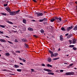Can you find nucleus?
<instances>
[{"instance_id":"nucleus-2","label":"nucleus","mask_w":77,"mask_h":77,"mask_svg":"<svg viewBox=\"0 0 77 77\" xmlns=\"http://www.w3.org/2000/svg\"><path fill=\"white\" fill-rule=\"evenodd\" d=\"M37 16V17H39L40 16H42L43 14L42 13H36Z\"/></svg>"},{"instance_id":"nucleus-27","label":"nucleus","mask_w":77,"mask_h":77,"mask_svg":"<svg viewBox=\"0 0 77 77\" xmlns=\"http://www.w3.org/2000/svg\"><path fill=\"white\" fill-rule=\"evenodd\" d=\"M23 23L26 24V20H23Z\"/></svg>"},{"instance_id":"nucleus-49","label":"nucleus","mask_w":77,"mask_h":77,"mask_svg":"<svg viewBox=\"0 0 77 77\" xmlns=\"http://www.w3.org/2000/svg\"><path fill=\"white\" fill-rule=\"evenodd\" d=\"M42 65L43 66H45V64H42Z\"/></svg>"},{"instance_id":"nucleus-53","label":"nucleus","mask_w":77,"mask_h":77,"mask_svg":"<svg viewBox=\"0 0 77 77\" xmlns=\"http://www.w3.org/2000/svg\"><path fill=\"white\" fill-rule=\"evenodd\" d=\"M64 64H66V65H68V63H64Z\"/></svg>"},{"instance_id":"nucleus-58","label":"nucleus","mask_w":77,"mask_h":77,"mask_svg":"<svg viewBox=\"0 0 77 77\" xmlns=\"http://www.w3.org/2000/svg\"><path fill=\"white\" fill-rule=\"evenodd\" d=\"M29 18H33V17H32V16H30L29 17Z\"/></svg>"},{"instance_id":"nucleus-62","label":"nucleus","mask_w":77,"mask_h":77,"mask_svg":"<svg viewBox=\"0 0 77 77\" xmlns=\"http://www.w3.org/2000/svg\"><path fill=\"white\" fill-rule=\"evenodd\" d=\"M75 3H76V5H77V2H75Z\"/></svg>"},{"instance_id":"nucleus-18","label":"nucleus","mask_w":77,"mask_h":77,"mask_svg":"<svg viewBox=\"0 0 77 77\" xmlns=\"http://www.w3.org/2000/svg\"><path fill=\"white\" fill-rule=\"evenodd\" d=\"M19 11H20V10H18V11H14L15 15H16V14H18V12H19Z\"/></svg>"},{"instance_id":"nucleus-14","label":"nucleus","mask_w":77,"mask_h":77,"mask_svg":"<svg viewBox=\"0 0 77 77\" xmlns=\"http://www.w3.org/2000/svg\"><path fill=\"white\" fill-rule=\"evenodd\" d=\"M22 40L23 42H27V40L25 38L22 39Z\"/></svg>"},{"instance_id":"nucleus-31","label":"nucleus","mask_w":77,"mask_h":77,"mask_svg":"<svg viewBox=\"0 0 77 77\" xmlns=\"http://www.w3.org/2000/svg\"><path fill=\"white\" fill-rule=\"evenodd\" d=\"M57 23H60V22L62 21V20H57Z\"/></svg>"},{"instance_id":"nucleus-55","label":"nucleus","mask_w":77,"mask_h":77,"mask_svg":"<svg viewBox=\"0 0 77 77\" xmlns=\"http://www.w3.org/2000/svg\"><path fill=\"white\" fill-rule=\"evenodd\" d=\"M60 51V48H59L58 50V51Z\"/></svg>"},{"instance_id":"nucleus-30","label":"nucleus","mask_w":77,"mask_h":77,"mask_svg":"<svg viewBox=\"0 0 77 77\" xmlns=\"http://www.w3.org/2000/svg\"><path fill=\"white\" fill-rule=\"evenodd\" d=\"M61 29L63 31H65V28L63 27L61 28Z\"/></svg>"},{"instance_id":"nucleus-11","label":"nucleus","mask_w":77,"mask_h":77,"mask_svg":"<svg viewBox=\"0 0 77 77\" xmlns=\"http://www.w3.org/2000/svg\"><path fill=\"white\" fill-rule=\"evenodd\" d=\"M72 29V26H71V27H68L67 29V30L68 31L69 30H71V29Z\"/></svg>"},{"instance_id":"nucleus-37","label":"nucleus","mask_w":77,"mask_h":77,"mask_svg":"<svg viewBox=\"0 0 77 77\" xmlns=\"http://www.w3.org/2000/svg\"><path fill=\"white\" fill-rule=\"evenodd\" d=\"M33 36L34 37H35V38H38V36L35 35H34Z\"/></svg>"},{"instance_id":"nucleus-54","label":"nucleus","mask_w":77,"mask_h":77,"mask_svg":"<svg viewBox=\"0 0 77 77\" xmlns=\"http://www.w3.org/2000/svg\"><path fill=\"white\" fill-rule=\"evenodd\" d=\"M19 59H20V60H22V61H23V59H22L21 58H20Z\"/></svg>"},{"instance_id":"nucleus-59","label":"nucleus","mask_w":77,"mask_h":77,"mask_svg":"<svg viewBox=\"0 0 77 77\" xmlns=\"http://www.w3.org/2000/svg\"><path fill=\"white\" fill-rule=\"evenodd\" d=\"M31 21H33V22L35 21V20H32Z\"/></svg>"},{"instance_id":"nucleus-19","label":"nucleus","mask_w":77,"mask_h":77,"mask_svg":"<svg viewBox=\"0 0 77 77\" xmlns=\"http://www.w3.org/2000/svg\"><path fill=\"white\" fill-rule=\"evenodd\" d=\"M25 47L26 48H29V46H28V45L26 44H24Z\"/></svg>"},{"instance_id":"nucleus-4","label":"nucleus","mask_w":77,"mask_h":77,"mask_svg":"<svg viewBox=\"0 0 77 77\" xmlns=\"http://www.w3.org/2000/svg\"><path fill=\"white\" fill-rule=\"evenodd\" d=\"M10 14L11 15H15V11H10Z\"/></svg>"},{"instance_id":"nucleus-1","label":"nucleus","mask_w":77,"mask_h":77,"mask_svg":"<svg viewBox=\"0 0 77 77\" xmlns=\"http://www.w3.org/2000/svg\"><path fill=\"white\" fill-rule=\"evenodd\" d=\"M66 75H74V72H67L65 73Z\"/></svg>"},{"instance_id":"nucleus-64","label":"nucleus","mask_w":77,"mask_h":77,"mask_svg":"<svg viewBox=\"0 0 77 77\" xmlns=\"http://www.w3.org/2000/svg\"><path fill=\"white\" fill-rule=\"evenodd\" d=\"M66 56H69V54L67 55Z\"/></svg>"},{"instance_id":"nucleus-50","label":"nucleus","mask_w":77,"mask_h":77,"mask_svg":"<svg viewBox=\"0 0 77 77\" xmlns=\"http://www.w3.org/2000/svg\"><path fill=\"white\" fill-rule=\"evenodd\" d=\"M22 61H23L24 62H26V60L24 59H23V60H22Z\"/></svg>"},{"instance_id":"nucleus-47","label":"nucleus","mask_w":77,"mask_h":77,"mask_svg":"<svg viewBox=\"0 0 77 77\" xmlns=\"http://www.w3.org/2000/svg\"><path fill=\"white\" fill-rule=\"evenodd\" d=\"M60 72H63V70H61L60 71Z\"/></svg>"},{"instance_id":"nucleus-39","label":"nucleus","mask_w":77,"mask_h":77,"mask_svg":"<svg viewBox=\"0 0 77 77\" xmlns=\"http://www.w3.org/2000/svg\"><path fill=\"white\" fill-rule=\"evenodd\" d=\"M73 65V64L71 63L69 65V66H72Z\"/></svg>"},{"instance_id":"nucleus-42","label":"nucleus","mask_w":77,"mask_h":77,"mask_svg":"<svg viewBox=\"0 0 77 77\" xmlns=\"http://www.w3.org/2000/svg\"><path fill=\"white\" fill-rule=\"evenodd\" d=\"M31 70L32 71V72H35V71H35V70L33 69H31Z\"/></svg>"},{"instance_id":"nucleus-38","label":"nucleus","mask_w":77,"mask_h":77,"mask_svg":"<svg viewBox=\"0 0 77 77\" xmlns=\"http://www.w3.org/2000/svg\"><path fill=\"white\" fill-rule=\"evenodd\" d=\"M15 42H18V40H17V39H15Z\"/></svg>"},{"instance_id":"nucleus-23","label":"nucleus","mask_w":77,"mask_h":77,"mask_svg":"<svg viewBox=\"0 0 77 77\" xmlns=\"http://www.w3.org/2000/svg\"><path fill=\"white\" fill-rule=\"evenodd\" d=\"M20 66L18 65H14V67L15 68H19V67Z\"/></svg>"},{"instance_id":"nucleus-33","label":"nucleus","mask_w":77,"mask_h":77,"mask_svg":"<svg viewBox=\"0 0 77 77\" xmlns=\"http://www.w3.org/2000/svg\"><path fill=\"white\" fill-rule=\"evenodd\" d=\"M8 43H9V44H13V43L10 42V41H8Z\"/></svg>"},{"instance_id":"nucleus-22","label":"nucleus","mask_w":77,"mask_h":77,"mask_svg":"<svg viewBox=\"0 0 77 77\" xmlns=\"http://www.w3.org/2000/svg\"><path fill=\"white\" fill-rule=\"evenodd\" d=\"M47 66L48 67H51V68L52 66V65L49 64H48Z\"/></svg>"},{"instance_id":"nucleus-12","label":"nucleus","mask_w":77,"mask_h":77,"mask_svg":"<svg viewBox=\"0 0 77 77\" xmlns=\"http://www.w3.org/2000/svg\"><path fill=\"white\" fill-rule=\"evenodd\" d=\"M28 30L29 31H33V29L30 27H29L28 28Z\"/></svg>"},{"instance_id":"nucleus-17","label":"nucleus","mask_w":77,"mask_h":77,"mask_svg":"<svg viewBox=\"0 0 77 77\" xmlns=\"http://www.w3.org/2000/svg\"><path fill=\"white\" fill-rule=\"evenodd\" d=\"M58 55V54L57 53H55L54 54V57H56V56Z\"/></svg>"},{"instance_id":"nucleus-43","label":"nucleus","mask_w":77,"mask_h":77,"mask_svg":"<svg viewBox=\"0 0 77 77\" xmlns=\"http://www.w3.org/2000/svg\"><path fill=\"white\" fill-rule=\"evenodd\" d=\"M54 21V20H50V21H51V22H53V21Z\"/></svg>"},{"instance_id":"nucleus-25","label":"nucleus","mask_w":77,"mask_h":77,"mask_svg":"<svg viewBox=\"0 0 77 77\" xmlns=\"http://www.w3.org/2000/svg\"><path fill=\"white\" fill-rule=\"evenodd\" d=\"M48 74H50L51 75H53L54 73L52 72H49L48 73Z\"/></svg>"},{"instance_id":"nucleus-10","label":"nucleus","mask_w":77,"mask_h":77,"mask_svg":"<svg viewBox=\"0 0 77 77\" xmlns=\"http://www.w3.org/2000/svg\"><path fill=\"white\" fill-rule=\"evenodd\" d=\"M54 18H55L56 20H62V18L61 17L58 18L56 17H55Z\"/></svg>"},{"instance_id":"nucleus-28","label":"nucleus","mask_w":77,"mask_h":77,"mask_svg":"<svg viewBox=\"0 0 77 77\" xmlns=\"http://www.w3.org/2000/svg\"><path fill=\"white\" fill-rule=\"evenodd\" d=\"M59 59V57L56 58H53V60H57V59Z\"/></svg>"},{"instance_id":"nucleus-35","label":"nucleus","mask_w":77,"mask_h":77,"mask_svg":"<svg viewBox=\"0 0 77 77\" xmlns=\"http://www.w3.org/2000/svg\"><path fill=\"white\" fill-rule=\"evenodd\" d=\"M69 47H71L72 48V47H74V45H70L69 46Z\"/></svg>"},{"instance_id":"nucleus-5","label":"nucleus","mask_w":77,"mask_h":77,"mask_svg":"<svg viewBox=\"0 0 77 77\" xmlns=\"http://www.w3.org/2000/svg\"><path fill=\"white\" fill-rule=\"evenodd\" d=\"M44 70L45 71H48V72H52V70L47 69H44Z\"/></svg>"},{"instance_id":"nucleus-44","label":"nucleus","mask_w":77,"mask_h":77,"mask_svg":"<svg viewBox=\"0 0 77 77\" xmlns=\"http://www.w3.org/2000/svg\"><path fill=\"white\" fill-rule=\"evenodd\" d=\"M44 21V20H39L40 22H42V21Z\"/></svg>"},{"instance_id":"nucleus-45","label":"nucleus","mask_w":77,"mask_h":77,"mask_svg":"<svg viewBox=\"0 0 77 77\" xmlns=\"http://www.w3.org/2000/svg\"><path fill=\"white\" fill-rule=\"evenodd\" d=\"M4 6H8V4H5L4 5Z\"/></svg>"},{"instance_id":"nucleus-20","label":"nucleus","mask_w":77,"mask_h":77,"mask_svg":"<svg viewBox=\"0 0 77 77\" xmlns=\"http://www.w3.org/2000/svg\"><path fill=\"white\" fill-rule=\"evenodd\" d=\"M48 62H50L51 61V58L50 57L48 59Z\"/></svg>"},{"instance_id":"nucleus-8","label":"nucleus","mask_w":77,"mask_h":77,"mask_svg":"<svg viewBox=\"0 0 77 77\" xmlns=\"http://www.w3.org/2000/svg\"><path fill=\"white\" fill-rule=\"evenodd\" d=\"M60 41H63V36L62 35H60Z\"/></svg>"},{"instance_id":"nucleus-52","label":"nucleus","mask_w":77,"mask_h":77,"mask_svg":"<svg viewBox=\"0 0 77 77\" xmlns=\"http://www.w3.org/2000/svg\"><path fill=\"white\" fill-rule=\"evenodd\" d=\"M13 27H15V28H17V26H13Z\"/></svg>"},{"instance_id":"nucleus-15","label":"nucleus","mask_w":77,"mask_h":77,"mask_svg":"<svg viewBox=\"0 0 77 77\" xmlns=\"http://www.w3.org/2000/svg\"><path fill=\"white\" fill-rule=\"evenodd\" d=\"M7 23H9V24H13V23L9 21H6Z\"/></svg>"},{"instance_id":"nucleus-6","label":"nucleus","mask_w":77,"mask_h":77,"mask_svg":"<svg viewBox=\"0 0 77 77\" xmlns=\"http://www.w3.org/2000/svg\"><path fill=\"white\" fill-rule=\"evenodd\" d=\"M5 9L6 10V11H8V12H10V11H11V9H10L9 7H7L5 8Z\"/></svg>"},{"instance_id":"nucleus-7","label":"nucleus","mask_w":77,"mask_h":77,"mask_svg":"<svg viewBox=\"0 0 77 77\" xmlns=\"http://www.w3.org/2000/svg\"><path fill=\"white\" fill-rule=\"evenodd\" d=\"M0 41L2 42H6V41L4 39H0Z\"/></svg>"},{"instance_id":"nucleus-46","label":"nucleus","mask_w":77,"mask_h":77,"mask_svg":"<svg viewBox=\"0 0 77 77\" xmlns=\"http://www.w3.org/2000/svg\"><path fill=\"white\" fill-rule=\"evenodd\" d=\"M5 37H6V38H10L9 37V36H7V35H6L5 36Z\"/></svg>"},{"instance_id":"nucleus-16","label":"nucleus","mask_w":77,"mask_h":77,"mask_svg":"<svg viewBox=\"0 0 77 77\" xmlns=\"http://www.w3.org/2000/svg\"><path fill=\"white\" fill-rule=\"evenodd\" d=\"M72 36V34H70L68 36H67V38H71V37Z\"/></svg>"},{"instance_id":"nucleus-21","label":"nucleus","mask_w":77,"mask_h":77,"mask_svg":"<svg viewBox=\"0 0 77 77\" xmlns=\"http://www.w3.org/2000/svg\"><path fill=\"white\" fill-rule=\"evenodd\" d=\"M73 29L74 30H77V25H76V26H75V27Z\"/></svg>"},{"instance_id":"nucleus-34","label":"nucleus","mask_w":77,"mask_h":77,"mask_svg":"<svg viewBox=\"0 0 77 77\" xmlns=\"http://www.w3.org/2000/svg\"><path fill=\"white\" fill-rule=\"evenodd\" d=\"M17 71H18V72H21V69H17Z\"/></svg>"},{"instance_id":"nucleus-60","label":"nucleus","mask_w":77,"mask_h":77,"mask_svg":"<svg viewBox=\"0 0 77 77\" xmlns=\"http://www.w3.org/2000/svg\"><path fill=\"white\" fill-rule=\"evenodd\" d=\"M59 47V44H58V45H57V47Z\"/></svg>"},{"instance_id":"nucleus-56","label":"nucleus","mask_w":77,"mask_h":77,"mask_svg":"<svg viewBox=\"0 0 77 77\" xmlns=\"http://www.w3.org/2000/svg\"><path fill=\"white\" fill-rule=\"evenodd\" d=\"M68 35H69L68 33H67V34H66L65 36H68Z\"/></svg>"},{"instance_id":"nucleus-41","label":"nucleus","mask_w":77,"mask_h":77,"mask_svg":"<svg viewBox=\"0 0 77 77\" xmlns=\"http://www.w3.org/2000/svg\"><path fill=\"white\" fill-rule=\"evenodd\" d=\"M16 53H20V51H16Z\"/></svg>"},{"instance_id":"nucleus-48","label":"nucleus","mask_w":77,"mask_h":77,"mask_svg":"<svg viewBox=\"0 0 77 77\" xmlns=\"http://www.w3.org/2000/svg\"><path fill=\"white\" fill-rule=\"evenodd\" d=\"M0 33H1V34H3V32L0 31Z\"/></svg>"},{"instance_id":"nucleus-13","label":"nucleus","mask_w":77,"mask_h":77,"mask_svg":"<svg viewBox=\"0 0 77 77\" xmlns=\"http://www.w3.org/2000/svg\"><path fill=\"white\" fill-rule=\"evenodd\" d=\"M40 32H41V33H42V34L44 33V30L42 29H41L40 30Z\"/></svg>"},{"instance_id":"nucleus-57","label":"nucleus","mask_w":77,"mask_h":77,"mask_svg":"<svg viewBox=\"0 0 77 77\" xmlns=\"http://www.w3.org/2000/svg\"><path fill=\"white\" fill-rule=\"evenodd\" d=\"M34 2H36V0H32Z\"/></svg>"},{"instance_id":"nucleus-9","label":"nucleus","mask_w":77,"mask_h":77,"mask_svg":"<svg viewBox=\"0 0 77 77\" xmlns=\"http://www.w3.org/2000/svg\"><path fill=\"white\" fill-rule=\"evenodd\" d=\"M72 44H75L76 43V40L75 39H73V42H72Z\"/></svg>"},{"instance_id":"nucleus-51","label":"nucleus","mask_w":77,"mask_h":77,"mask_svg":"<svg viewBox=\"0 0 77 77\" xmlns=\"http://www.w3.org/2000/svg\"><path fill=\"white\" fill-rule=\"evenodd\" d=\"M20 65H23V63H20Z\"/></svg>"},{"instance_id":"nucleus-26","label":"nucleus","mask_w":77,"mask_h":77,"mask_svg":"<svg viewBox=\"0 0 77 77\" xmlns=\"http://www.w3.org/2000/svg\"><path fill=\"white\" fill-rule=\"evenodd\" d=\"M5 55L7 56H10V54L9 53H6L5 54Z\"/></svg>"},{"instance_id":"nucleus-63","label":"nucleus","mask_w":77,"mask_h":77,"mask_svg":"<svg viewBox=\"0 0 77 77\" xmlns=\"http://www.w3.org/2000/svg\"><path fill=\"white\" fill-rule=\"evenodd\" d=\"M51 20H55V19H54V18H53L51 19Z\"/></svg>"},{"instance_id":"nucleus-61","label":"nucleus","mask_w":77,"mask_h":77,"mask_svg":"<svg viewBox=\"0 0 77 77\" xmlns=\"http://www.w3.org/2000/svg\"><path fill=\"white\" fill-rule=\"evenodd\" d=\"M43 20H47V19L46 18H44Z\"/></svg>"},{"instance_id":"nucleus-29","label":"nucleus","mask_w":77,"mask_h":77,"mask_svg":"<svg viewBox=\"0 0 77 77\" xmlns=\"http://www.w3.org/2000/svg\"><path fill=\"white\" fill-rule=\"evenodd\" d=\"M1 14L2 15H6V14L5 13H1Z\"/></svg>"},{"instance_id":"nucleus-40","label":"nucleus","mask_w":77,"mask_h":77,"mask_svg":"<svg viewBox=\"0 0 77 77\" xmlns=\"http://www.w3.org/2000/svg\"><path fill=\"white\" fill-rule=\"evenodd\" d=\"M69 44H71L72 43V42L71 41V40H69Z\"/></svg>"},{"instance_id":"nucleus-32","label":"nucleus","mask_w":77,"mask_h":77,"mask_svg":"<svg viewBox=\"0 0 77 77\" xmlns=\"http://www.w3.org/2000/svg\"><path fill=\"white\" fill-rule=\"evenodd\" d=\"M11 32H13V33L14 32L15 33H17V31H14V30H12Z\"/></svg>"},{"instance_id":"nucleus-24","label":"nucleus","mask_w":77,"mask_h":77,"mask_svg":"<svg viewBox=\"0 0 77 77\" xmlns=\"http://www.w3.org/2000/svg\"><path fill=\"white\" fill-rule=\"evenodd\" d=\"M5 26H6L0 25V27H2V28H5Z\"/></svg>"},{"instance_id":"nucleus-3","label":"nucleus","mask_w":77,"mask_h":77,"mask_svg":"<svg viewBox=\"0 0 77 77\" xmlns=\"http://www.w3.org/2000/svg\"><path fill=\"white\" fill-rule=\"evenodd\" d=\"M48 51L49 53H50V54H51V57H52L54 56V54H53V52L51 50H49Z\"/></svg>"},{"instance_id":"nucleus-36","label":"nucleus","mask_w":77,"mask_h":77,"mask_svg":"<svg viewBox=\"0 0 77 77\" xmlns=\"http://www.w3.org/2000/svg\"><path fill=\"white\" fill-rule=\"evenodd\" d=\"M73 49L74 50H77V48H76L75 47H74L73 48Z\"/></svg>"}]
</instances>
